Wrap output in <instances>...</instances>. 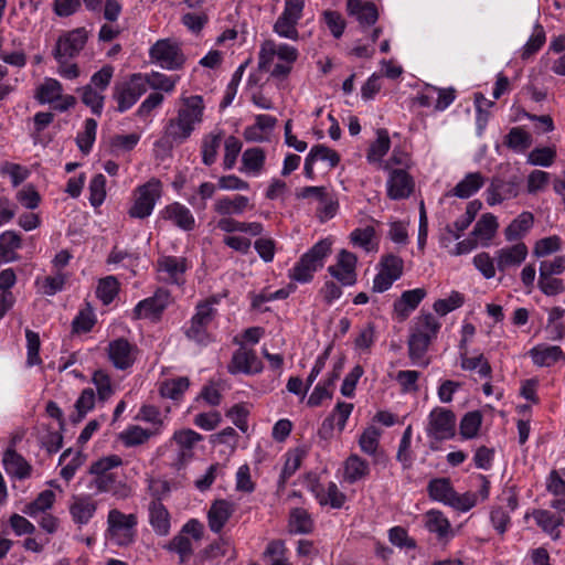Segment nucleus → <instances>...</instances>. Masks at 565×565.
<instances>
[{
    "instance_id": "55",
    "label": "nucleus",
    "mask_w": 565,
    "mask_h": 565,
    "mask_svg": "<svg viewBox=\"0 0 565 565\" xmlns=\"http://www.w3.org/2000/svg\"><path fill=\"white\" fill-rule=\"evenodd\" d=\"M97 122L93 118H87L84 125V131L76 137V143L83 153H88L96 138Z\"/></svg>"
},
{
    "instance_id": "38",
    "label": "nucleus",
    "mask_w": 565,
    "mask_h": 565,
    "mask_svg": "<svg viewBox=\"0 0 565 565\" xmlns=\"http://www.w3.org/2000/svg\"><path fill=\"white\" fill-rule=\"evenodd\" d=\"M265 162V152L262 148H248L243 152L242 167L243 173H259Z\"/></svg>"
},
{
    "instance_id": "17",
    "label": "nucleus",
    "mask_w": 565,
    "mask_h": 565,
    "mask_svg": "<svg viewBox=\"0 0 565 565\" xmlns=\"http://www.w3.org/2000/svg\"><path fill=\"white\" fill-rule=\"evenodd\" d=\"M424 526L440 542H448L455 535L449 520L438 510H429L425 513Z\"/></svg>"
},
{
    "instance_id": "57",
    "label": "nucleus",
    "mask_w": 565,
    "mask_h": 565,
    "mask_svg": "<svg viewBox=\"0 0 565 565\" xmlns=\"http://www.w3.org/2000/svg\"><path fill=\"white\" fill-rule=\"evenodd\" d=\"M25 338H26V365L28 366L40 365L42 363V360L39 354L40 345H41L39 334L32 330L26 329Z\"/></svg>"
},
{
    "instance_id": "63",
    "label": "nucleus",
    "mask_w": 565,
    "mask_h": 565,
    "mask_svg": "<svg viewBox=\"0 0 565 565\" xmlns=\"http://www.w3.org/2000/svg\"><path fill=\"white\" fill-rule=\"evenodd\" d=\"M537 286L546 296H557L565 290L564 281L551 275L539 273Z\"/></svg>"
},
{
    "instance_id": "18",
    "label": "nucleus",
    "mask_w": 565,
    "mask_h": 565,
    "mask_svg": "<svg viewBox=\"0 0 565 565\" xmlns=\"http://www.w3.org/2000/svg\"><path fill=\"white\" fill-rule=\"evenodd\" d=\"M235 512V504L227 500H215L207 511V524L213 533H220Z\"/></svg>"
},
{
    "instance_id": "51",
    "label": "nucleus",
    "mask_w": 565,
    "mask_h": 565,
    "mask_svg": "<svg viewBox=\"0 0 565 565\" xmlns=\"http://www.w3.org/2000/svg\"><path fill=\"white\" fill-rule=\"evenodd\" d=\"M92 382L97 390L99 401H107L114 395L115 385L113 384L109 374H107L105 371H95L92 377Z\"/></svg>"
},
{
    "instance_id": "45",
    "label": "nucleus",
    "mask_w": 565,
    "mask_h": 565,
    "mask_svg": "<svg viewBox=\"0 0 565 565\" xmlns=\"http://www.w3.org/2000/svg\"><path fill=\"white\" fill-rule=\"evenodd\" d=\"M248 199L243 195L218 199L215 202V211L223 215L241 214L246 209Z\"/></svg>"
},
{
    "instance_id": "20",
    "label": "nucleus",
    "mask_w": 565,
    "mask_h": 565,
    "mask_svg": "<svg viewBox=\"0 0 565 565\" xmlns=\"http://www.w3.org/2000/svg\"><path fill=\"white\" fill-rule=\"evenodd\" d=\"M527 355L531 358L533 364L539 367H550L565 358L563 350L558 345L547 343L534 345L527 352Z\"/></svg>"
},
{
    "instance_id": "15",
    "label": "nucleus",
    "mask_w": 565,
    "mask_h": 565,
    "mask_svg": "<svg viewBox=\"0 0 565 565\" xmlns=\"http://www.w3.org/2000/svg\"><path fill=\"white\" fill-rule=\"evenodd\" d=\"M107 352L116 369L126 370L135 363L138 350L126 339L120 338L109 342Z\"/></svg>"
},
{
    "instance_id": "44",
    "label": "nucleus",
    "mask_w": 565,
    "mask_h": 565,
    "mask_svg": "<svg viewBox=\"0 0 565 565\" xmlns=\"http://www.w3.org/2000/svg\"><path fill=\"white\" fill-rule=\"evenodd\" d=\"M533 516L545 532L551 534L554 539L558 536L557 527L563 524V515L553 513L548 510H537L533 513Z\"/></svg>"
},
{
    "instance_id": "12",
    "label": "nucleus",
    "mask_w": 565,
    "mask_h": 565,
    "mask_svg": "<svg viewBox=\"0 0 565 565\" xmlns=\"http://www.w3.org/2000/svg\"><path fill=\"white\" fill-rule=\"evenodd\" d=\"M356 256L345 249L337 255L335 264L328 267L329 274L342 286H353L356 282Z\"/></svg>"
},
{
    "instance_id": "59",
    "label": "nucleus",
    "mask_w": 565,
    "mask_h": 565,
    "mask_svg": "<svg viewBox=\"0 0 565 565\" xmlns=\"http://www.w3.org/2000/svg\"><path fill=\"white\" fill-rule=\"evenodd\" d=\"M390 145H391V141H390V137H388L387 130L379 129L377 130V138L371 145V147L369 149L367 159L370 161L380 160L388 151Z\"/></svg>"
},
{
    "instance_id": "49",
    "label": "nucleus",
    "mask_w": 565,
    "mask_h": 565,
    "mask_svg": "<svg viewBox=\"0 0 565 565\" xmlns=\"http://www.w3.org/2000/svg\"><path fill=\"white\" fill-rule=\"evenodd\" d=\"M413 179H388L386 183L387 195L392 200L408 198L414 191Z\"/></svg>"
},
{
    "instance_id": "54",
    "label": "nucleus",
    "mask_w": 565,
    "mask_h": 565,
    "mask_svg": "<svg viewBox=\"0 0 565 565\" xmlns=\"http://www.w3.org/2000/svg\"><path fill=\"white\" fill-rule=\"evenodd\" d=\"M482 423V415L478 411L467 413L460 422V434L465 439L475 438Z\"/></svg>"
},
{
    "instance_id": "62",
    "label": "nucleus",
    "mask_w": 565,
    "mask_h": 565,
    "mask_svg": "<svg viewBox=\"0 0 565 565\" xmlns=\"http://www.w3.org/2000/svg\"><path fill=\"white\" fill-rule=\"evenodd\" d=\"M62 85L54 78H46L39 88V99L41 103H53L62 97Z\"/></svg>"
},
{
    "instance_id": "3",
    "label": "nucleus",
    "mask_w": 565,
    "mask_h": 565,
    "mask_svg": "<svg viewBox=\"0 0 565 565\" xmlns=\"http://www.w3.org/2000/svg\"><path fill=\"white\" fill-rule=\"evenodd\" d=\"M218 302L220 297L213 296L196 305L195 312L190 320L189 327L185 329V335L189 340L201 345H206L211 342L207 328L216 316L215 305Z\"/></svg>"
},
{
    "instance_id": "11",
    "label": "nucleus",
    "mask_w": 565,
    "mask_h": 565,
    "mask_svg": "<svg viewBox=\"0 0 565 565\" xmlns=\"http://www.w3.org/2000/svg\"><path fill=\"white\" fill-rule=\"evenodd\" d=\"M171 295L166 289H158L152 297L139 301L134 315L136 319L158 320L171 303Z\"/></svg>"
},
{
    "instance_id": "21",
    "label": "nucleus",
    "mask_w": 565,
    "mask_h": 565,
    "mask_svg": "<svg viewBox=\"0 0 565 565\" xmlns=\"http://www.w3.org/2000/svg\"><path fill=\"white\" fill-rule=\"evenodd\" d=\"M157 267L161 279L179 284L188 265L183 257L163 256L158 260Z\"/></svg>"
},
{
    "instance_id": "53",
    "label": "nucleus",
    "mask_w": 565,
    "mask_h": 565,
    "mask_svg": "<svg viewBox=\"0 0 565 565\" xmlns=\"http://www.w3.org/2000/svg\"><path fill=\"white\" fill-rule=\"evenodd\" d=\"M167 548L179 555L180 563H185L193 554V545L190 537L179 533L167 545Z\"/></svg>"
},
{
    "instance_id": "10",
    "label": "nucleus",
    "mask_w": 565,
    "mask_h": 565,
    "mask_svg": "<svg viewBox=\"0 0 565 565\" xmlns=\"http://www.w3.org/2000/svg\"><path fill=\"white\" fill-rule=\"evenodd\" d=\"M87 42V32L84 28H77L61 35L56 42L53 55L56 61L75 57Z\"/></svg>"
},
{
    "instance_id": "56",
    "label": "nucleus",
    "mask_w": 565,
    "mask_h": 565,
    "mask_svg": "<svg viewBox=\"0 0 565 565\" xmlns=\"http://www.w3.org/2000/svg\"><path fill=\"white\" fill-rule=\"evenodd\" d=\"M563 242L562 238L557 235H552L548 237H544L539 239L533 248V255L541 258L548 256L553 253H556L562 249Z\"/></svg>"
},
{
    "instance_id": "41",
    "label": "nucleus",
    "mask_w": 565,
    "mask_h": 565,
    "mask_svg": "<svg viewBox=\"0 0 565 565\" xmlns=\"http://www.w3.org/2000/svg\"><path fill=\"white\" fill-rule=\"evenodd\" d=\"M55 502V493L52 490L42 491L34 501L30 502L23 508V513L36 518L41 513L50 510Z\"/></svg>"
},
{
    "instance_id": "39",
    "label": "nucleus",
    "mask_w": 565,
    "mask_h": 565,
    "mask_svg": "<svg viewBox=\"0 0 565 565\" xmlns=\"http://www.w3.org/2000/svg\"><path fill=\"white\" fill-rule=\"evenodd\" d=\"M217 227L226 233L243 232L257 236L263 232V225L258 222L245 223L231 217H223L217 222Z\"/></svg>"
},
{
    "instance_id": "28",
    "label": "nucleus",
    "mask_w": 565,
    "mask_h": 565,
    "mask_svg": "<svg viewBox=\"0 0 565 565\" xmlns=\"http://www.w3.org/2000/svg\"><path fill=\"white\" fill-rule=\"evenodd\" d=\"M425 296L426 291L423 288L404 291L401 298L394 303L395 312L402 319L407 318L408 315L417 308Z\"/></svg>"
},
{
    "instance_id": "4",
    "label": "nucleus",
    "mask_w": 565,
    "mask_h": 565,
    "mask_svg": "<svg viewBox=\"0 0 565 565\" xmlns=\"http://www.w3.org/2000/svg\"><path fill=\"white\" fill-rule=\"evenodd\" d=\"M138 520L136 514H125L117 509H113L108 512L107 525L108 533L120 546L131 544L136 537V526Z\"/></svg>"
},
{
    "instance_id": "13",
    "label": "nucleus",
    "mask_w": 565,
    "mask_h": 565,
    "mask_svg": "<svg viewBox=\"0 0 565 565\" xmlns=\"http://www.w3.org/2000/svg\"><path fill=\"white\" fill-rule=\"evenodd\" d=\"M525 179H492L487 190V203L499 204L519 195Z\"/></svg>"
},
{
    "instance_id": "40",
    "label": "nucleus",
    "mask_w": 565,
    "mask_h": 565,
    "mask_svg": "<svg viewBox=\"0 0 565 565\" xmlns=\"http://www.w3.org/2000/svg\"><path fill=\"white\" fill-rule=\"evenodd\" d=\"M413 161L408 153L403 151H394L386 163V169L391 177H409Z\"/></svg>"
},
{
    "instance_id": "22",
    "label": "nucleus",
    "mask_w": 565,
    "mask_h": 565,
    "mask_svg": "<svg viewBox=\"0 0 565 565\" xmlns=\"http://www.w3.org/2000/svg\"><path fill=\"white\" fill-rule=\"evenodd\" d=\"M498 228V218L491 213H486L475 224L471 236L479 245L488 247L495 236Z\"/></svg>"
},
{
    "instance_id": "27",
    "label": "nucleus",
    "mask_w": 565,
    "mask_h": 565,
    "mask_svg": "<svg viewBox=\"0 0 565 565\" xmlns=\"http://www.w3.org/2000/svg\"><path fill=\"white\" fill-rule=\"evenodd\" d=\"M3 466L8 475L18 479H25L30 477L32 467L29 462L17 451L7 450L3 455Z\"/></svg>"
},
{
    "instance_id": "33",
    "label": "nucleus",
    "mask_w": 565,
    "mask_h": 565,
    "mask_svg": "<svg viewBox=\"0 0 565 565\" xmlns=\"http://www.w3.org/2000/svg\"><path fill=\"white\" fill-rule=\"evenodd\" d=\"M85 457L82 451H74L68 448L63 451L58 459V465L63 466L60 476L65 480L70 481L76 473L77 469L84 463Z\"/></svg>"
},
{
    "instance_id": "31",
    "label": "nucleus",
    "mask_w": 565,
    "mask_h": 565,
    "mask_svg": "<svg viewBox=\"0 0 565 565\" xmlns=\"http://www.w3.org/2000/svg\"><path fill=\"white\" fill-rule=\"evenodd\" d=\"M157 435H159V429H146L138 425H131L120 433L119 438L126 447H135L146 444Z\"/></svg>"
},
{
    "instance_id": "61",
    "label": "nucleus",
    "mask_w": 565,
    "mask_h": 565,
    "mask_svg": "<svg viewBox=\"0 0 565 565\" xmlns=\"http://www.w3.org/2000/svg\"><path fill=\"white\" fill-rule=\"evenodd\" d=\"M505 138V145L512 149L525 150L532 145L531 135L520 127H513Z\"/></svg>"
},
{
    "instance_id": "64",
    "label": "nucleus",
    "mask_w": 565,
    "mask_h": 565,
    "mask_svg": "<svg viewBox=\"0 0 565 565\" xmlns=\"http://www.w3.org/2000/svg\"><path fill=\"white\" fill-rule=\"evenodd\" d=\"M319 206L317 209V216L320 222H326L335 216L339 203L333 194L328 192L319 202Z\"/></svg>"
},
{
    "instance_id": "52",
    "label": "nucleus",
    "mask_w": 565,
    "mask_h": 565,
    "mask_svg": "<svg viewBox=\"0 0 565 565\" xmlns=\"http://www.w3.org/2000/svg\"><path fill=\"white\" fill-rule=\"evenodd\" d=\"M119 291V282L116 277L107 276L98 281L96 295L104 305H109Z\"/></svg>"
},
{
    "instance_id": "29",
    "label": "nucleus",
    "mask_w": 565,
    "mask_h": 565,
    "mask_svg": "<svg viewBox=\"0 0 565 565\" xmlns=\"http://www.w3.org/2000/svg\"><path fill=\"white\" fill-rule=\"evenodd\" d=\"M534 224V216L531 212H522L504 230V237L508 242L519 241L524 237Z\"/></svg>"
},
{
    "instance_id": "46",
    "label": "nucleus",
    "mask_w": 565,
    "mask_h": 565,
    "mask_svg": "<svg viewBox=\"0 0 565 565\" xmlns=\"http://www.w3.org/2000/svg\"><path fill=\"white\" fill-rule=\"evenodd\" d=\"M381 435L382 431L377 427H366L359 438L361 450L369 456H375L380 446Z\"/></svg>"
},
{
    "instance_id": "9",
    "label": "nucleus",
    "mask_w": 565,
    "mask_h": 565,
    "mask_svg": "<svg viewBox=\"0 0 565 565\" xmlns=\"http://www.w3.org/2000/svg\"><path fill=\"white\" fill-rule=\"evenodd\" d=\"M147 92L143 76L134 74L129 82L117 84L114 87V98L117 100V109L122 113L132 107L141 95Z\"/></svg>"
},
{
    "instance_id": "5",
    "label": "nucleus",
    "mask_w": 565,
    "mask_h": 565,
    "mask_svg": "<svg viewBox=\"0 0 565 565\" xmlns=\"http://www.w3.org/2000/svg\"><path fill=\"white\" fill-rule=\"evenodd\" d=\"M379 271L373 279L372 290L374 292H384L403 275L404 260L394 254H386L381 257L377 265Z\"/></svg>"
},
{
    "instance_id": "30",
    "label": "nucleus",
    "mask_w": 565,
    "mask_h": 565,
    "mask_svg": "<svg viewBox=\"0 0 565 565\" xmlns=\"http://www.w3.org/2000/svg\"><path fill=\"white\" fill-rule=\"evenodd\" d=\"M352 411L353 404L339 402L332 414L322 423L320 433L323 435H329L333 429L334 422L337 423L339 431H342Z\"/></svg>"
},
{
    "instance_id": "37",
    "label": "nucleus",
    "mask_w": 565,
    "mask_h": 565,
    "mask_svg": "<svg viewBox=\"0 0 565 565\" xmlns=\"http://www.w3.org/2000/svg\"><path fill=\"white\" fill-rule=\"evenodd\" d=\"M321 505H330L333 509L341 508L345 502V495L334 482L321 487L316 494Z\"/></svg>"
},
{
    "instance_id": "47",
    "label": "nucleus",
    "mask_w": 565,
    "mask_h": 565,
    "mask_svg": "<svg viewBox=\"0 0 565 565\" xmlns=\"http://www.w3.org/2000/svg\"><path fill=\"white\" fill-rule=\"evenodd\" d=\"M429 497L435 500L443 502L444 504L449 503L452 498L455 490L447 479H435L428 484Z\"/></svg>"
},
{
    "instance_id": "23",
    "label": "nucleus",
    "mask_w": 565,
    "mask_h": 565,
    "mask_svg": "<svg viewBox=\"0 0 565 565\" xmlns=\"http://www.w3.org/2000/svg\"><path fill=\"white\" fill-rule=\"evenodd\" d=\"M348 13L354 17L362 28L374 24L379 19L377 8L373 2L347 0Z\"/></svg>"
},
{
    "instance_id": "50",
    "label": "nucleus",
    "mask_w": 565,
    "mask_h": 565,
    "mask_svg": "<svg viewBox=\"0 0 565 565\" xmlns=\"http://www.w3.org/2000/svg\"><path fill=\"white\" fill-rule=\"evenodd\" d=\"M95 393L93 388H85L81 393L75 403L76 414L71 416V420L76 424L79 423L88 412L95 406Z\"/></svg>"
},
{
    "instance_id": "16",
    "label": "nucleus",
    "mask_w": 565,
    "mask_h": 565,
    "mask_svg": "<svg viewBox=\"0 0 565 565\" xmlns=\"http://www.w3.org/2000/svg\"><path fill=\"white\" fill-rule=\"evenodd\" d=\"M97 502L88 494L73 495L68 511L75 524L86 525L95 515Z\"/></svg>"
},
{
    "instance_id": "24",
    "label": "nucleus",
    "mask_w": 565,
    "mask_h": 565,
    "mask_svg": "<svg viewBox=\"0 0 565 565\" xmlns=\"http://www.w3.org/2000/svg\"><path fill=\"white\" fill-rule=\"evenodd\" d=\"M183 106L178 110L180 121L193 127L202 121L203 98L199 95L182 98Z\"/></svg>"
},
{
    "instance_id": "14",
    "label": "nucleus",
    "mask_w": 565,
    "mask_h": 565,
    "mask_svg": "<svg viewBox=\"0 0 565 565\" xmlns=\"http://www.w3.org/2000/svg\"><path fill=\"white\" fill-rule=\"evenodd\" d=\"M529 248L523 242H516L499 248L494 253L497 268L501 273L519 267L527 257Z\"/></svg>"
},
{
    "instance_id": "32",
    "label": "nucleus",
    "mask_w": 565,
    "mask_h": 565,
    "mask_svg": "<svg viewBox=\"0 0 565 565\" xmlns=\"http://www.w3.org/2000/svg\"><path fill=\"white\" fill-rule=\"evenodd\" d=\"M164 217L184 231H191L195 221L191 211L179 203H173L166 207Z\"/></svg>"
},
{
    "instance_id": "25",
    "label": "nucleus",
    "mask_w": 565,
    "mask_h": 565,
    "mask_svg": "<svg viewBox=\"0 0 565 565\" xmlns=\"http://www.w3.org/2000/svg\"><path fill=\"white\" fill-rule=\"evenodd\" d=\"M192 131L193 127L180 121L178 117L172 118L166 126L164 136L162 137L161 142L168 147L180 145L191 136Z\"/></svg>"
},
{
    "instance_id": "43",
    "label": "nucleus",
    "mask_w": 565,
    "mask_h": 565,
    "mask_svg": "<svg viewBox=\"0 0 565 565\" xmlns=\"http://www.w3.org/2000/svg\"><path fill=\"white\" fill-rule=\"evenodd\" d=\"M290 532L297 534L310 533L313 529V521L307 510L302 508L292 509L289 516Z\"/></svg>"
},
{
    "instance_id": "8",
    "label": "nucleus",
    "mask_w": 565,
    "mask_h": 565,
    "mask_svg": "<svg viewBox=\"0 0 565 565\" xmlns=\"http://www.w3.org/2000/svg\"><path fill=\"white\" fill-rule=\"evenodd\" d=\"M149 55L152 62L166 70H179L183 66L185 57L179 44L170 40H159L150 49Z\"/></svg>"
},
{
    "instance_id": "42",
    "label": "nucleus",
    "mask_w": 565,
    "mask_h": 565,
    "mask_svg": "<svg viewBox=\"0 0 565 565\" xmlns=\"http://www.w3.org/2000/svg\"><path fill=\"white\" fill-rule=\"evenodd\" d=\"M223 131L211 132L202 140V160L206 166L215 162L218 149L223 141Z\"/></svg>"
},
{
    "instance_id": "36",
    "label": "nucleus",
    "mask_w": 565,
    "mask_h": 565,
    "mask_svg": "<svg viewBox=\"0 0 565 565\" xmlns=\"http://www.w3.org/2000/svg\"><path fill=\"white\" fill-rule=\"evenodd\" d=\"M460 367L465 371H477L482 379H489L492 369L482 353L468 356L467 351L460 352Z\"/></svg>"
},
{
    "instance_id": "1",
    "label": "nucleus",
    "mask_w": 565,
    "mask_h": 565,
    "mask_svg": "<svg viewBox=\"0 0 565 565\" xmlns=\"http://www.w3.org/2000/svg\"><path fill=\"white\" fill-rule=\"evenodd\" d=\"M441 323L430 312H422L412 323L407 342L408 356L414 365L426 367L429 360L425 358L433 340L437 338Z\"/></svg>"
},
{
    "instance_id": "7",
    "label": "nucleus",
    "mask_w": 565,
    "mask_h": 565,
    "mask_svg": "<svg viewBox=\"0 0 565 565\" xmlns=\"http://www.w3.org/2000/svg\"><path fill=\"white\" fill-rule=\"evenodd\" d=\"M428 437L435 440L450 439L456 433V416L444 407H435L428 415L426 428Z\"/></svg>"
},
{
    "instance_id": "34",
    "label": "nucleus",
    "mask_w": 565,
    "mask_h": 565,
    "mask_svg": "<svg viewBox=\"0 0 565 565\" xmlns=\"http://www.w3.org/2000/svg\"><path fill=\"white\" fill-rule=\"evenodd\" d=\"M370 473L369 462L358 455H351L344 462V480L354 483L367 477Z\"/></svg>"
},
{
    "instance_id": "35",
    "label": "nucleus",
    "mask_w": 565,
    "mask_h": 565,
    "mask_svg": "<svg viewBox=\"0 0 565 565\" xmlns=\"http://www.w3.org/2000/svg\"><path fill=\"white\" fill-rule=\"evenodd\" d=\"M22 245L20 235L13 231L3 232L0 235V258L4 262L18 259L17 249Z\"/></svg>"
},
{
    "instance_id": "58",
    "label": "nucleus",
    "mask_w": 565,
    "mask_h": 565,
    "mask_svg": "<svg viewBox=\"0 0 565 565\" xmlns=\"http://www.w3.org/2000/svg\"><path fill=\"white\" fill-rule=\"evenodd\" d=\"M230 548V542L221 537L202 550L199 554V557L202 561H215L225 556Z\"/></svg>"
},
{
    "instance_id": "48",
    "label": "nucleus",
    "mask_w": 565,
    "mask_h": 565,
    "mask_svg": "<svg viewBox=\"0 0 565 565\" xmlns=\"http://www.w3.org/2000/svg\"><path fill=\"white\" fill-rule=\"evenodd\" d=\"M190 381L185 376L164 381L160 386V394L163 397L179 399L189 388Z\"/></svg>"
},
{
    "instance_id": "26",
    "label": "nucleus",
    "mask_w": 565,
    "mask_h": 565,
    "mask_svg": "<svg viewBox=\"0 0 565 565\" xmlns=\"http://www.w3.org/2000/svg\"><path fill=\"white\" fill-rule=\"evenodd\" d=\"M233 372L257 373L262 370V364L253 350L241 348L232 359Z\"/></svg>"
},
{
    "instance_id": "60",
    "label": "nucleus",
    "mask_w": 565,
    "mask_h": 565,
    "mask_svg": "<svg viewBox=\"0 0 565 565\" xmlns=\"http://www.w3.org/2000/svg\"><path fill=\"white\" fill-rule=\"evenodd\" d=\"M145 86H149L156 90L170 93L174 89L177 78L169 77L164 74L153 72L143 77Z\"/></svg>"
},
{
    "instance_id": "19",
    "label": "nucleus",
    "mask_w": 565,
    "mask_h": 565,
    "mask_svg": "<svg viewBox=\"0 0 565 565\" xmlns=\"http://www.w3.org/2000/svg\"><path fill=\"white\" fill-rule=\"evenodd\" d=\"M148 521L153 532L159 536H167L171 529V516L168 509L159 500H151L148 504Z\"/></svg>"
},
{
    "instance_id": "6",
    "label": "nucleus",
    "mask_w": 565,
    "mask_h": 565,
    "mask_svg": "<svg viewBox=\"0 0 565 565\" xmlns=\"http://www.w3.org/2000/svg\"><path fill=\"white\" fill-rule=\"evenodd\" d=\"M161 184L157 181H149L139 186L134 196V203L129 209V215L136 218L148 217L160 198Z\"/></svg>"
},
{
    "instance_id": "2",
    "label": "nucleus",
    "mask_w": 565,
    "mask_h": 565,
    "mask_svg": "<svg viewBox=\"0 0 565 565\" xmlns=\"http://www.w3.org/2000/svg\"><path fill=\"white\" fill-rule=\"evenodd\" d=\"M331 246L332 241L330 238L317 242L289 270V277L301 284L309 282L315 273L323 267L326 258L331 253Z\"/></svg>"
}]
</instances>
